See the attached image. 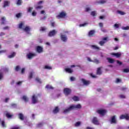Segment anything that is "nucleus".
<instances>
[{
  "mask_svg": "<svg viewBox=\"0 0 129 129\" xmlns=\"http://www.w3.org/2000/svg\"><path fill=\"white\" fill-rule=\"evenodd\" d=\"M82 106L80 104H78L77 105H72L70 106L69 107L64 109L63 113H68V112H70L71 110H76L77 109H80L82 108Z\"/></svg>",
  "mask_w": 129,
  "mask_h": 129,
  "instance_id": "f257e3e1",
  "label": "nucleus"
},
{
  "mask_svg": "<svg viewBox=\"0 0 129 129\" xmlns=\"http://www.w3.org/2000/svg\"><path fill=\"white\" fill-rule=\"evenodd\" d=\"M66 16H67L66 12L62 11L56 16V18L57 19H64Z\"/></svg>",
  "mask_w": 129,
  "mask_h": 129,
  "instance_id": "f03ea898",
  "label": "nucleus"
},
{
  "mask_svg": "<svg viewBox=\"0 0 129 129\" xmlns=\"http://www.w3.org/2000/svg\"><path fill=\"white\" fill-rule=\"evenodd\" d=\"M96 112L100 115H102V116L105 115V113H106L107 111L104 109H98L97 110Z\"/></svg>",
  "mask_w": 129,
  "mask_h": 129,
  "instance_id": "7ed1b4c3",
  "label": "nucleus"
},
{
  "mask_svg": "<svg viewBox=\"0 0 129 129\" xmlns=\"http://www.w3.org/2000/svg\"><path fill=\"white\" fill-rule=\"evenodd\" d=\"M120 119H126V120H128L129 115L128 114H125L124 115L122 114L120 116Z\"/></svg>",
  "mask_w": 129,
  "mask_h": 129,
  "instance_id": "20e7f679",
  "label": "nucleus"
},
{
  "mask_svg": "<svg viewBox=\"0 0 129 129\" xmlns=\"http://www.w3.org/2000/svg\"><path fill=\"white\" fill-rule=\"evenodd\" d=\"M41 4H43V1H40L37 3V6L35 7V9L36 10H41V9H43V6L40 5Z\"/></svg>",
  "mask_w": 129,
  "mask_h": 129,
  "instance_id": "39448f33",
  "label": "nucleus"
},
{
  "mask_svg": "<svg viewBox=\"0 0 129 129\" xmlns=\"http://www.w3.org/2000/svg\"><path fill=\"white\" fill-rule=\"evenodd\" d=\"M63 92L65 95H69V94L71 93V89L68 88H66L63 90Z\"/></svg>",
  "mask_w": 129,
  "mask_h": 129,
  "instance_id": "423d86ee",
  "label": "nucleus"
},
{
  "mask_svg": "<svg viewBox=\"0 0 129 129\" xmlns=\"http://www.w3.org/2000/svg\"><path fill=\"white\" fill-rule=\"evenodd\" d=\"M57 34V31L55 30H52V31H50L48 33V37H54L55 35Z\"/></svg>",
  "mask_w": 129,
  "mask_h": 129,
  "instance_id": "0eeeda50",
  "label": "nucleus"
},
{
  "mask_svg": "<svg viewBox=\"0 0 129 129\" xmlns=\"http://www.w3.org/2000/svg\"><path fill=\"white\" fill-rule=\"evenodd\" d=\"M92 122H93V123L94 124H96L97 125H99V121H98V119H97V117H93Z\"/></svg>",
  "mask_w": 129,
  "mask_h": 129,
  "instance_id": "6e6552de",
  "label": "nucleus"
},
{
  "mask_svg": "<svg viewBox=\"0 0 129 129\" xmlns=\"http://www.w3.org/2000/svg\"><path fill=\"white\" fill-rule=\"evenodd\" d=\"M60 38L62 42H67V40H68L67 36L63 34L60 35Z\"/></svg>",
  "mask_w": 129,
  "mask_h": 129,
  "instance_id": "1a4fd4ad",
  "label": "nucleus"
},
{
  "mask_svg": "<svg viewBox=\"0 0 129 129\" xmlns=\"http://www.w3.org/2000/svg\"><path fill=\"white\" fill-rule=\"evenodd\" d=\"M36 51L39 53H43V47L42 46H37L36 47Z\"/></svg>",
  "mask_w": 129,
  "mask_h": 129,
  "instance_id": "9d476101",
  "label": "nucleus"
},
{
  "mask_svg": "<svg viewBox=\"0 0 129 129\" xmlns=\"http://www.w3.org/2000/svg\"><path fill=\"white\" fill-rule=\"evenodd\" d=\"M32 103L35 104L38 102V98L35 95L32 96Z\"/></svg>",
  "mask_w": 129,
  "mask_h": 129,
  "instance_id": "9b49d317",
  "label": "nucleus"
},
{
  "mask_svg": "<svg viewBox=\"0 0 129 129\" xmlns=\"http://www.w3.org/2000/svg\"><path fill=\"white\" fill-rule=\"evenodd\" d=\"M81 81H82V82L84 85H89L90 84V81H86L84 79H82Z\"/></svg>",
  "mask_w": 129,
  "mask_h": 129,
  "instance_id": "f8f14e48",
  "label": "nucleus"
},
{
  "mask_svg": "<svg viewBox=\"0 0 129 129\" xmlns=\"http://www.w3.org/2000/svg\"><path fill=\"white\" fill-rule=\"evenodd\" d=\"M111 55H112V56H115V57H116V58H119V57H120L121 56V53H111Z\"/></svg>",
  "mask_w": 129,
  "mask_h": 129,
  "instance_id": "ddd939ff",
  "label": "nucleus"
},
{
  "mask_svg": "<svg viewBox=\"0 0 129 129\" xmlns=\"http://www.w3.org/2000/svg\"><path fill=\"white\" fill-rule=\"evenodd\" d=\"M27 56L28 59H32L33 57L36 56V54L35 53H29Z\"/></svg>",
  "mask_w": 129,
  "mask_h": 129,
  "instance_id": "4468645a",
  "label": "nucleus"
},
{
  "mask_svg": "<svg viewBox=\"0 0 129 129\" xmlns=\"http://www.w3.org/2000/svg\"><path fill=\"white\" fill-rule=\"evenodd\" d=\"M95 34V31L94 30H91L88 33V36L89 37H93V35Z\"/></svg>",
  "mask_w": 129,
  "mask_h": 129,
  "instance_id": "2eb2a0df",
  "label": "nucleus"
},
{
  "mask_svg": "<svg viewBox=\"0 0 129 129\" xmlns=\"http://www.w3.org/2000/svg\"><path fill=\"white\" fill-rule=\"evenodd\" d=\"M101 68H102V67L98 68L97 69V70L96 72L97 75H101V74H102V72H101Z\"/></svg>",
  "mask_w": 129,
  "mask_h": 129,
  "instance_id": "dca6fc26",
  "label": "nucleus"
},
{
  "mask_svg": "<svg viewBox=\"0 0 129 129\" xmlns=\"http://www.w3.org/2000/svg\"><path fill=\"white\" fill-rule=\"evenodd\" d=\"M10 1H5L4 3L3 8H6V7H10Z\"/></svg>",
  "mask_w": 129,
  "mask_h": 129,
  "instance_id": "f3484780",
  "label": "nucleus"
},
{
  "mask_svg": "<svg viewBox=\"0 0 129 129\" xmlns=\"http://www.w3.org/2000/svg\"><path fill=\"white\" fill-rule=\"evenodd\" d=\"M19 118L21 119V120H24L25 119V117H24V115L22 113H20L18 114Z\"/></svg>",
  "mask_w": 129,
  "mask_h": 129,
  "instance_id": "a211bd4d",
  "label": "nucleus"
},
{
  "mask_svg": "<svg viewBox=\"0 0 129 129\" xmlns=\"http://www.w3.org/2000/svg\"><path fill=\"white\" fill-rule=\"evenodd\" d=\"M111 122L112 123H116V120L115 119V115L112 116Z\"/></svg>",
  "mask_w": 129,
  "mask_h": 129,
  "instance_id": "6ab92c4d",
  "label": "nucleus"
},
{
  "mask_svg": "<svg viewBox=\"0 0 129 129\" xmlns=\"http://www.w3.org/2000/svg\"><path fill=\"white\" fill-rule=\"evenodd\" d=\"M91 48L92 49H94V50H100V48L98 47V46L95 45H91Z\"/></svg>",
  "mask_w": 129,
  "mask_h": 129,
  "instance_id": "aec40b11",
  "label": "nucleus"
},
{
  "mask_svg": "<svg viewBox=\"0 0 129 129\" xmlns=\"http://www.w3.org/2000/svg\"><path fill=\"white\" fill-rule=\"evenodd\" d=\"M53 113H58V112H59V107H58V106L55 107L53 110Z\"/></svg>",
  "mask_w": 129,
  "mask_h": 129,
  "instance_id": "412c9836",
  "label": "nucleus"
},
{
  "mask_svg": "<svg viewBox=\"0 0 129 129\" xmlns=\"http://www.w3.org/2000/svg\"><path fill=\"white\" fill-rule=\"evenodd\" d=\"M66 72H67L68 73H72L73 72V71L71 70L70 68H66L65 69Z\"/></svg>",
  "mask_w": 129,
  "mask_h": 129,
  "instance_id": "4be33fe9",
  "label": "nucleus"
},
{
  "mask_svg": "<svg viewBox=\"0 0 129 129\" xmlns=\"http://www.w3.org/2000/svg\"><path fill=\"white\" fill-rule=\"evenodd\" d=\"M22 4H23V1L22 0H17L16 2V5L17 6H22Z\"/></svg>",
  "mask_w": 129,
  "mask_h": 129,
  "instance_id": "5701e85b",
  "label": "nucleus"
},
{
  "mask_svg": "<svg viewBox=\"0 0 129 129\" xmlns=\"http://www.w3.org/2000/svg\"><path fill=\"white\" fill-rule=\"evenodd\" d=\"M22 99L24 100L25 102H28L29 101V99L26 96H23Z\"/></svg>",
  "mask_w": 129,
  "mask_h": 129,
  "instance_id": "b1692460",
  "label": "nucleus"
},
{
  "mask_svg": "<svg viewBox=\"0 0 129 129\" xmlns=\"http://www.w3.org/2000/svg\"><path fill=\"white\" fill-rule=\"evenodd\" d=\"M108 60V62H109V63H111V64H112V63L114 62V59L111 58H107Z\"/></svg>",
  "mask_w": 129,
  "mask_h": 129,
  "instance_id": "393cba45",
  "label": "nucleus"
},
{
  "mask_svg": "<svg viewBox=\"0 0 129 129\" xmlns=\"http://www.w3.org/2000/svg\"><path fill=\"white\" fill-rule=\"evenodd\" d=\"M45 88H46L47 89H51V90L54 89V88L50 85H47L45 87Z\"/></svg>",
  "mask_w": 129,
  "mask_h": 129,
  "instance_id": "a878e982",
  "label": "nucleus"
},
{
  "mask_svg": "<svg viewBox=\"0 0 129 129\" xmlns=\"http://www.w3.org/2000/svg\"><path fill=\"white\" fill-rule=\"evenodd\" d=\"M81 124V122L80 121H78L75 123V126L76 127H77L78 126H80V125Z\"/></svg>",
  "mask_w": 129,
  "mask_h": 129,
  "instance_id": "bb28decb",
  "label": "nucleus"
},
{
  "mask_svg": "<svg viewBox=\"0 0 129 129\" xmlns=\"http://www.w3.org/2000/svg\"><path fill=\"white\" fill-rule=\"evenodd\" d=\"M2 22L1 23L2 25H5L6 24V18L5 17H2L1 19Z\"/></svg>",
  "mask_w": 129,
  "mask_h": 129,
  "instance_id": "cd10ccee",
  "label": "nucleus"
},
{
  "mask_svg": "<svg viewBox=\"0 0 129 129\" xmlns=\"http://www.w3.org/2000/svg\"><path fill=\"white\" fill-rule=\"evenodd\" d=\"M73 99L74 101H79V98L76 96L73 97Z\"/></svg>",
  "mask_w": 129,
  "mask_h": 129,
  "instance_id": "c85d7f7f",
  "label": "nucleus"
},
{
  "mask_svg": "<svg viewBox=\"0 0 129 129\" xmlns=\"http://www.w3.org/2000/svg\"><path fill=\"white\" fill-rule=\"evenodd\" d=\"M23 30L26 32H30V27H29V26H26Z\"/></svg>",
  "mask_w": 129,
  "mask_h": 129,
  "instance_id": "c756f323",
  "label": "nucleus"
},
{
  "mask_svg": "<svg viewBox=\"0 0 129 129\" xmlns=\"http://www.w3.org/2000/svg\"><path fill=\"white\" fill-rule=\"evenodd\" d=\"M14 56H16V53H15V52H13V53L11 54V55H10L8 56V58H14Z\"/></svg>",
  "mask_w": 129,
  "mask_h": 129,
  "instance_id": "7c9ffc66",
  "label": "nucleus"
},
{
  "mask_svg": "<svg viewBox=\"0 0 129 129\" xmlns=\"http://www.w3.org/2000/svg\"><path fill=\"white\" fill-rule=\"evenodd\" d=\"M21 69V68L20 67V66H17L15 67V71H16L17 72L20 71Z\"/></svg>",
  "mask_w": 129,
  "mask_h": 129,
  "instance_id": "2f4dec72",
  "label": "nucleus"
},
{
  "mask_svg": "<svg viewBox=\"0 0 129 129\" xmlns=\"http://www.w3.org/2000/svg\"><path fill=\"white\" fill-rule=\"evenodd\" d=\"M6 115L7 117H8V118H11V117H13V115H11L9 113H6Z\"/></svg>",
  "mask_w": 129,
  "mask_h": 129,
  "instance_id": "473e14b6",
  "label": "nucleus"
},
{
  "mask_svg": "<svg viewBox=\"0 0 129 129\" xmlns=\"http://www.w3.org/2000/svg\"><path fill=\"white\" fill-rule=\"evenodd\" d=\"M117 13L118 14H119V15H121V16H123V15H125V13L122 11H118Z\"/></svg>",
  "mask_w": 129,
  "mask_h": 129,
  "instance_id": "72a5a7b5",
  "label": "nucleus"
},
{
  "mask_svg": "<svg viewBox=\"0 0 129 129\" xmlns=\"http://www.w3.org/2000/svg\"><path fill=\"white\" fill-rule=\"evenodd\" d=\"M44 69H47V70H51V69H52V67H49V66H45L44 67Z\"/></svg>",
  "mask_w": 129,
  "mask_h": 129,
  "instance_id": "f704fd0d",
  "label": "nucleus"
},
{
  "mask_svg": "<svg viewBox=\"0 0 129 129\" xmlns=\"http://www.w3.org/2000/svg\"><path fill=\"white\" fill-rule=\"evenodd\" d=\"M126 89H127V88H126V86L122 87L120 88V90H121V91H125Z\"/></svg>",
  "mask_w": 129,
  "mask_h": 129,
  "instance_id": "c9c22d12",
  "label": "nucleus"
},
{
  "mask_svg": "<svg viewBox=\"0 0 129 129\" xmlns=\"http://www.w3.org/2000/svg\"><path fill=\"white\" fill-rule=\"evenodd\" d=\"M2 125L3 127H7V126L6 125V122H5V121H2Z\"/></svg>",
  "mask_w": 129,
  "mask_h": 129,
  "instance_id": "e433bc0d",
  "label": "nucleus"
},
{
  "mask_svg": "<svg viewBox=\"0 0 129 129\" xmlns=\"http://www.w3.org/2000/svg\"><path fill=\"white\" fill-rule=\"evenodd\" d=\"M35 80L36 81L38 82V83H42V82L41 81V79L39 78H36Z\"/></svg>",
  "mask_w": 129,
  "mask_h": 129,
  "instance_id": "4c0bfd02",
  "label": "nucleus"
},
{
  "mask_svg": "<svg viewBox=\"0 0 129 129\" xmlns=\"http://www.w3.org/2000/svg\"><path fill=\"white\" fill-rule=\"evenodd\" d=\"M91 15L93 17H95L96 16V12L95 11H93L91 13Z\"/></svg>",
  "mask_w": 129,
  "mask_h": 129,
  "instance_id": "58836bf2",
  "label": "nucleus"
},
{
  "mask_svg": "<svg viewBox=\"0 0 129 129\" xmlns=\"http://www.w3.org/2000/svg\"><path fill=\"white\" fill-rule=\"evenodd\" d=\"M105 43V41H101L99 42V45H100V46H103V45H104V44Z\"/></svg>",
  "mask_w": 129,
  "mask_h": 129,
  "instance_id": "ea45409f",
  "label": "nucleus"
},
{
  "mask_svg": "<svg viewBox=\"0 0 129 129\" xmlns=\"http://www.w3.org/2000/svg\"><path fill=\"white\" fill-rule=\"evenodd\" d=\"M93 62H94V63H95L96 64H99V60L97 59H94Z\"/></svg>",
  "mask_w": 129,
  "mask_h": 129,
  "instance_id": "a19ab883",
  "label": "nucleus"
},
{
  "mask_svg": "<svg viewBox=\"0 0 129 129\" xmlns=\"http://www.w3.org/2000/svg\"><path fill=\"white\" fill-rule=\"evenodd\" d=\"M123 72L124 73H128L129 72V69H124L123 70Z\"/></svg>",
  "mask_w": 129,
  "mask_h": 129,
  "instance_id": "79ce46f5",
  "label": "nucleus"
},
{
  "mask_svg": "<svg viewBox=\"0 0 129 129\" xmlns=\"http://www.w3.org/2000/svg\"><path fill=\"white\" fill-rule=\"evenodd\" d=\"M32 16H33V17H36V16H37V12L35 11H33L32 13Z\"/></svg>",
  "mask_w": 129,
  "mask_h": 129,
  "instance_id": "37998d69",
  "label": "nucleus"
},
{
  "mask_svg": "<svg viewBox=\"0 0 129 129\" xmlns=\"http://www.w3.org/2000/svg\"><path fill=\"white\" fill-rule=\"evenodd\" d=\"M23 26H24V24L23 23H21L19 25V29H23Z\"/></svg>",
  "mask_w": 129,
  "mask_h": 129,
  "instance_id": "c03bdc74",
  "label": "nucleus"
},
{
  "mask_svg": "<svg viewBox=\"0 0 129 129\" xmlns=\"http://www.w3.org/2000/svg\"><path fill=\"white\" fill-rule=\"evenodd\" d=\"M40 32H44L46 31V28L45 27H41L40 29Z\"/></svg>",
  "mask_w": 129,
  "mask_h": 129,
  "instance_id": "a18cd8bd",
  "label": "nucleus"
},
{
  "mask_svg": "<svg viewBox=\"0 0 129 129\" xmlns=\"http://www.w3.org/2000/svg\"><path fill=\"white\" fill-rule=\"evenodd\" d=\"M122 30H129V26L122 27Z\"/></svg>",
  "mask_w": 129,
  "mask_h": 129,
  "instance_id": "49530a36",
  "label": "nucleus"
},
{
  "mask_svg": "<svg viewBox=\"0 0 129 129\" xmlns=\"http://www.w3.org/2000/svg\"><path fill=\"white\" fill-rule=\"evenodd\" d=\"M120 82H121V79H118V78H117L116 79V83H119Z\"/></svg>",
  "mask_w": 129,
  "mask_h": 129,
  "instance_id": "de8ad7c7",
  "label": "nucleus"
},
{
  "mask_svg": "<svg viewBox=\"0 0 129 129\" xmlns=\"http://www.w3.org/2000/svg\"><path fill=\"white\" fill-rule=\"evenodd\" d=\"M33 10V8L29 7L28 9V13H32V11Z\"/></svg>",
  "mask_w": 129,
  "mask_h": 129,
  "instance_id": "09e8293b",
  "label": "nucleus"
},
{
  "mask_svg": "<svg viewBox=\"0 0 129 129\" xmlns=\"http://www.w3.org/2000/svg\"><path fill=\"white\" fill-rule=\"evenodd\" d=\"M31 78H33V73H30L29 76V79H31Z\"/></svg>",
  "mask_w": 129,
  "mask_h": 129,
  "instance_id": "8fccbe9b",
  "label": "nucleus"
},
{
  "mask_svg": "<svg viewBox=\"0 0 129 129\" xmlns=\"http://www.w3.org/2000/svg\"><path fill=\"white\" fill-rule=\"evenodd\" d=\"M22 16V13H18L16 14V18H21V16Z\"/></svg>",
  "mask_w": 129,
  "mask_h": 129,
  "instance_id": "3c124183",
  "label": "nucleus"
},
{
  "mask_svg": "<svg viewBox=\"0 0 129 129\" xmlns=\"http://www.w3.org/2000/svg\"><path fill=\"white\" fill-rule=\"evenodd\" d=\"M3 78H4V75L3 74V73L0 72V80H2Z\"/></svg>",
  "mask_w": 129,
  "mask_h": 129,
  "instance_id": "603ef678",
  "label": "nucleus"
},
{
  "mask_svg": "<svg viewBox=\"0 0 129 129\" xmlns=\"http://www.w3.org/2000/svg\"><path fill=\"white\" fill-rule=\"evenodd\" d=\"M119 97H120V98L124 99V98H125V96H124V95L121 94L119 95Z\"/></svg>",
  "mask_w": 129,
  "mask_h": 129,
  "instance_id": "864d4df0",
  "label": "nucleus"
},
{
  "mask_svg": "<svg viewBox=\"0 0 129 129\" xmlns=\"http://www.w3.org/2000/svg\"><path fill=\"white\" fill-rule=\"evenodd\" d=\"M114 27L116 29H118V28H119V25L117 24H115Z\"/></svg>",
  "mask_w": 129,
  "mask_h": 129,
  "instance_id": "5fc2aeb1",
  "label": "nucleus"
},
{
  "mask_svg": "<svg viewBox=\"0 0 129 129\" xmlns=\"http://www.w3.org/2000/svg\"><path fill=\"white\" fill-rule=\"evenodd\" d=\"M116 62H117V63L119 65H122V62L121 61H119V60H117Z\"/></svg>",
  "mask_w": 129,
  "mask_h": 129,
  "instance_id": "6e6d98bb",
  "label": "nucleus"
},
{
  "mask_svg": "<svg viewBox=\"0 0 129 129\" xmlns=\"http://www.w3.org/2000/svg\"><path fill=\"white\" fill-rule=\"evenodd\" d=\"M43 126V123H40L37 125L38 127H41V126Z\"/></svg>",
  "mask_w": 129,
  "mask_h": 129,
  "instance_id": "4d7b16f0",
  "label": "nucleus"
},
{
  "mask_svg": "<svg viewBox=\"0 0 129 129\" xmlns=\"http://www.w3.org/2000/svg\"><path fill=\"white\" fill-rule=\"evenodd\" d=\"M70 80H71V81H75V78H74V77H71L70 78Z\"/></svg>",
  "mask_w": 129,
  "mask_h": 129,
  "instance_id": "13d9d810",
  "label": "nucleus"
},
{
  "mask_svg": "<svg viewBox=\"0 0 129 129\" xmlns=\"http://www.w3.org/2000/svg\"><path fill=\"white\" fill-rule=\"evenodd\" d=\"M99 26L100 27V28H102V27H103V24L102 23H99Z\"/></svg>",
  "mask_w": 129,
  "mask_h": 129,
  "instance_id": "bf43d9fd",
  "label": "nucleus"
},
{
  "mask_svg": "<svg viewBox=\"0 0 129 129\" xmlns=\"http://www.w3.org/2000/svg\"><path fill=\"white\" fill-rule=\"evenodd\" d=\"M25 73V68H23L21 70V74H24Z\"/></svg>",
  "mask_w": 129,
  "mask_h": 129,
  "instance_id": "052dcab7",
  "label": "nucleus"
},
{
  "mask_svg": "<svg viewBox=\"0 0 129 129\" xmlns=\"http://www.w3.org/2000/svg\"><path fill=\"white\" fill-rule=\"evenodd\" d=\"M100 4H105V3H106V1H104V0H101L100 2Z\"/></svg>",
  "mask_w": 129,
  "mask_h": 129,
  "instance_id": "680f3d73",
  "label": "nucleus"
},
{
  "mask_svg": "<svg viewBox=\"0 0 129 129\" xmlns=\"http://www.w3.org/2000/svg\"><path fill=\"white\" fill-rule=\"evenodd\" d=\"M86 25H87V23H84L82 24H80V27H84V26H86Z\"/></svg>",
  "mask_w": 129,
  "mask_h": 129,
  "instance_id": "e2e57ef3",
  "label": "nucleus"
},
{
  "mask_svg": "<svg viewBox=\"0 0 129 129\" xmlns=\"http://www.w3.org/2000/svg\"><path fill=\"white\" fill-rule=\"evenodd\" d=\"M51 27H53V28H54V27H55V22H51Z\"/></svg>",
  "mask_w": 129,
  "mask_h": 129,
  "instance_id": "0e129e2a",
  "label": "nucleus"
},
{
  "mask_svg": "<svg viewBox=\"0 0 129 129\" xmlns=\"http://www.w3.org/2000/svg\"><path fill=\"white\" fill-rule=\"evenodd\" d=\"M3 30H9V26H6L4 27Z\"/></svg>",
  "mask_w": 129,
  "mask_h": 129,
  "instance_id": "69168bd1",
  "label": "nucleus"
},
{
  "mask_svg": "<svg viewBox=\"0 0 129 129\" xmlns=\"http://www.w3.org/2000/svg\"><path fill=\"white\" fill-rule=\"evenodd\" d=\"M11 129H20V127L15 126V127H12Z\"/></svg>",
  "mask_w": 129,
  "mask_h": 129,
  "instance_id": "338daca9",
  "label": "nucleus"
},
{
  "mask_svg": "<svg viewBox=\"0 0 129 129\" xmlns=\"http://www.w3.org/2000/svg\"><path fill=\"white\" fill-rule=\"evenodd\" d=\"M9 100H10V98H6L5 99V102H8Z\"/></svg>",
  "mask_w": 129,
  "mask_h": 129,
  "instance_id": "774afa93",
  "label": "nucleus"
}]
</instances>
